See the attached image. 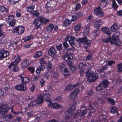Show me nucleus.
Here are the masks:
<instances>
[{"label":"nucleus","mask_w":122,"mask_h":122,"mask_svg":"<svg viewBox=\"0 0 122 122\" xmlns=\"http://www.w3.org/2000/svg\"><path fill=\"white\" fill-rule=\"evenodd\" d=\"M86 76L87 77V81L89 82L94 81L98 77L97 74L93 71H91L89 70L86 71Z\"/></svg>","instance_id":"1"},{"label":"nucleus","mask_w":122,"mask_h":122,"mask_svg":"<svg viewBox=\"0 0 122 122\" xmlns=\"http://www.w3.org/2000/svg\"><path fill=\"white\" fill-rule=\"evenodd\" d=\"M76 106L75 103L74 102L72 107L70 108L69 110H68L65 112L64 117L66 119H68L71 116L72 112L75 109Z\"/></svg>","instance_id":"2"},{"label":"nucleus","mask_w":122,"mask_h":122,"mask_svg":"<svg viewBox=\"0 0 122 122\" xmlns=\"http://www.w3.org/2000/svg\"><path fill=\"white\" fill-rule=\"evenodd\" d=\"M109 83V82L107 80L104 81L96 88V90L98 91L106 88L108 86Z\"/></svg>","instance_id":"3"},{"label":"nucleus","mask_w":122,"mask_h":122,"mask_svg":"<svg viewBox=\"0 0 122 122\" xmlns=\"http://www.w3.org/2000/svg\"><path fill=\"white\" fill-rule=\"evenodd\" d=\"M10 107L6 105H3L0 106V115H4L6 114Z\"/></svg>","instance_id":"4"},{"label":"nucleus","mask_w":122,"mask_h":122,"mask_svg":"<svg viewBox=\"0 0 122 122\" xmlns=\"http://www.w3.org/2000/svg\"><path fill=\"white\" fill-rule=\"evenodd\" d=\"M80 91L78 89H76L72 92L70 95L69 98L71 100H73L77 97V94Z\"/></svg>","instance_id":"5"},{"label":"nucleus","mask_w":122,"mask_h":122,"mask_svg":"<svg viewBox=\"0 0 122 122\" xmlns=\"http://www.w3.org/2000/svg\"><path fill=\"white\" fill-rule=\"evenodd\" d=\"M46 101L48 102L49 103L48 106L49 107L51 106V107L54 108L59 109L62 107V106L60 104H58L56 103H53L52 104V102L51 100L50 99H47L46 100Z\"/></svg>","instance_id":"6"},{"label":"nucleus","mask_w":122,"mask_h":122,"mask_svg":"<svg viewBox=\"0 0 122 122\" xmlns=\"http://www.w3.org/2000/svg\"><path fill=\"white\" fill-rule=\"evenodd\" d=\"M94 11L95 14L98 17H101L104 14L101 8L99 7L95 9Z\"/></svg>","instance_id":"7"},{"label":"nucleus","mask_w":122,"mask_h":122,"mask_svg":"<svg viewBox=\"0 0 122 122\" xmlns=\"http://www.w3.org/2000/svg\"><path fill=\"white\" fill-rule=\"evenodd\" d=\"M115 46L118 47L122 46V43L119 39L118 36H116L115 35Z\"/></svg>","instance_id":"8"},{"label":"nucleus","mask_w":122,"mask_h":122,"mask_svg":"<svg viewBox=\"0 0 122 122\" xmlns=\"http://www.w3.org/2000/svg\"><path fill=\"white\" fill-rule=\"evenodd\" d=\"M19 76L20 78V80L22 83L28 82L29 81V78L25 77L23 73L20 74Z\"/></svg>","instance_id":"9"},{"label":"nucleus","mask_w":122,"mask_h":122,"mask_svg":"<svg viewBox=\"0 0 122 122\" xmlns=\"http://www.w3.org/2000/svg\"><path fill=\"white\" fill-rule=\"evenodd\" d=\"M107 118V116L105 114H103V115H101L99 116L98 118V119L95 120H91V122H99L101 121L105 120V121H107L106 119Z\"/></svg>","instance_id":"10"},{"label":"nucleus","mask_w":122,"mask_h":122,"mask_svg":"<svg viewBox=\"0 0 122 122\" xmlns=\"http://www.w3.org/2000/svg\"><path fill=\"white\" fill-rule=\"evenodd\" d=\"M103 41L105 43H107L110 42L111 45H113L114 43V35L112 36V38L110 37H109L106 38H105L103 39Z\"/></svg>","instance_id":"11"},{"label":"nucleus","mask_w":122,"mask_h":122,"mask_svg":"<svg viewBox=\"0 0 122 122\" xmlns=\"http://www.w3.org/2000/svg\"><path fill=\"white\" fill-rule=\"evenodd\" d=\"M9 54V53L7 51L4 50L0 51V60H1L3 58L6 57Z\"/></svg>","instance_id":"12"},{"label":"nucleus","mask_w":122,"mask_h":122,"mask_svg":"<svg viewBox=\"0 0 122 122\" xmlns=\"http://www.w3.org/2000/svg\"><path fill=\"white\" fill-rule=\"evenodd\" d=\"M48 52L50 55L52 57L55 56L56 54L55 49L54 47L51 48L49 50Z\"/></svg>","instance_id":"13"},{"label":"nucleus","mask_w":122,"mask_h":122,"mask_svg":"<svg viewBox=\"0 0 122 122\" xmlns=\"http://www.w3.org/2000/svg\"><path fill=\"white\" fill-rule=\"evenodd\" d=\"M15 88L18 91H24L26 89V85L25 84L17 85L15 87Z\"/></svg>","instance_id":"14"},{"label":"nucleus","mask_w":122,"mask_h":122,"mask_svg":"<svg viewBox=\"0 0 122 122\" xmlns=\"http://www.w3.org/2000/svg\"><path fill=\"white\" fill-rule=\"evenodd\" d=\"M15 61L14 62H13L11 63L9 65V68H11V66H14L13 65V64H14L15 65H17V64L20 61V58L17 56H15Z\"/></svg>","instance_id":"15"},{"label":"nucleus","mask_w":122,"mask_h":122,"mask_svg":"<svg viewBox=\"0 0 122 122\" xmlns=\"http://www.w3.org/2000/svg\"><path fill=\"white\" fill-rule=\"evenodd\" d=\"M33 24L35 25V28L37 29L39 28L41 24V23L39 19H36L33 22Z\"/></svg>","instance_id":"16"},{"label":"nucleus","mask_w":122,"mask_h":122,"mask_svg":"<svg viewBox=\"0 0 122 122\" xmlns=\"http://www.w3.org/2000/svg\"><path fill=\"white\" fill-rule=\"evenodd\" d=\"M79 84L78 83L75 85H68L66 86L65 90L68 91L72 90L74 88L77 86Z\"/></svg>","instance_id":"17"},{"label":"nucleus","mask_w":122,"mask_h":122,"mask_svg":"<svg viewBox=\"0 0 122 122\" xmlns=\"http://www.w3.org/2000/svg\"><path fill=\"white\" fill-rule=\"evenodd\" d=\"M36 100L37 104H41L44 101L43 95L39 96L37 97V100Z\"/></svg>","instance_id":"18"},{"label":"nucleus","mask_w":122,"mask_h":122,"mask_svg":"<svg viewBox=\"0 0 122 122\" xmlns=\"http://www.w3.org/2000/svg\"><path fill=\"white\" fill-rule=\"evenodd\" d=\"M71 23V20L66 19L63 22V25L64 26L66 27L70 25Z\"/></svg>","instance_id":"19"},{"label":"nucleus","mask_w":122,"mask_h":122,"mask_svg":"<svg viewBox=\"0 0 122 122\" xmlns=\"http://www.w3.org/2000/svg\"><path fill=\"white\" fill-rule=\"evenodd\" d=\"M62 74L65 76H67L69 75L70 73V72L69 70L66 68L64 70L61 71Z\"/></svg>","instance_id":"20"},{"label":"nucleus","mask_w":122,"mask_h":122,"mask_svg":"<svg viewBox=\"0 0 122 122\" xmlns=\"http://www.w3.org/2000/svg\"><path fill=\"white\" fill-rule=\"evenodd\" d=\"M86 110L82 111L81 110H78L77 112L76 115L80 117L84 116L86 113Z\"/></svg>","instance_id":"21"},{"label":"nucleus","mask_w":122,"mask_h":122,"mask_svg":"<svg viewBox=\"0 0 122 122\" xmlns=\"http://www.w3.org/2000/svg\"><path fill=\"white\" fill-rule=\"evenodd\" d=\"M102 24V21L101 19H100L95 22L94 25L95 27H100Z\"/></svg>","instance_id":"22"},{"label":"nucleus","mask_w":122,"mask_h":122,"mask_svg":"<svg viewBox=\"0 0 122 122\" xmlns=\"http://www.w3.org/2000/svg\"><path fill=\"white\" fill-rule=\"evenodd\" d=\"M76 39L74 36L70 37V39L69 40V42L71 46L74 45L75 44V40Z\"/></svg>","instance_id":"23"},{"label":"nucleus","mask_w":122,"mask_h":122,"mask_svg":"<svg viewBox=\"0 0 122 122\" xmlns=\"http://www.w3.org/2000/svg\"><path fill=\"white\" fill-rule=\"evenodd\" d=\"M45 68V66L44 65H41L40 66V67L37 68L36 70V72L37 74H39L41 71H43L44 69Z\"/></svg>","instance_id":"24"},{"label":"nucleus","mask_w":122,"mask_h":122,"mask_svg":"<svg viewBox=\"0 0 122 122\" xmlns=\"http://www.w3.org/2000/svg\"><path fill=\"white\" fill-rule=\"evenodd\" d=\"M25 27L22 25H19L15 27L14 29L13 30H24Z\"/></svg>","instance_id":"25"},{"label":"nucleus","mask_w":122,"mask_h":122,"mask_svg":"<svg viewBox=\"0 0 122 122\" xmlns=\"http://www.w3.org/2000/svg\"><path fill=\"white\" fill-rule=\"evenodd\" d=\"M39 19L40 20V21L41 23L42 22L43 23H44L45 24H46V23L48 22L49 21V19H46L45 18H43L41 17H39Z\"/></svg>","instance_id":"26"},{"label":"nucleus","mask_w":122,"mask_h":122,"mask_svg":"<svg viewBox=\"0 0 122 122\" xmlns=\"http://www.w3.org/2000/svg\"><path fill=\"white\" fill-rule=\"evenodd\" d=\"M108 0H102L100 2V5L102 7H105L107 3Z\"/></svg>","instance_id":"27"},{"label":"nucleus","mask_w":122,"mask_h":122,"mask_svg":"<svg viewBox=\"0 0 122 122\" xmlns=\"http://www.w3.org/2000/svg\"><path fill=\"white\" fill-rule=\"evenodd\" d=\"M34 8L35 6L33 5L28 6L27 7V11L29 12H31L34 10Z\"/></svg>","instance_id":"28"},{"label":"nucleus","mask_w":122,"mask_h":122,"mask_svg":"<svg viewBox=\"0 0 122 122\" xmlns=\"http://www.w3.org/2000/svg\"><path fill=\"white\" fill-rule=\"evenodd\" d=\"M0 10L2 12L5 11L6 13L8 12V9L6 8L5 6H0Z\"/></svg>","instance_id":"29"},{"label":"nucleus","mask_w":122,"mask_h":122,"mask_svg":"<svg viewBox=\"0 0 122 122\" xmlns=\"http://www.w3.org/2000/svg\"><path fill=\"white\" fill-rule=\"evenodd\" d=\"M13 65L14 66H11V68H9L10 69H11L12 68L13 69V72H15L18 71L19 70V68L18 67L16 66V65L13 64Z\"/></svg>","instance_id":"30"},{"label":"nucleus","mask_w":122,"mask_h":122,"mask_svg":"<svg viewBox=\"0 0 122 122\" xmlns=\"http://www.w3.org/2000/svg\"><path fill=\"white\" fill-rule=\"evenodd\" d=\"M42 55V52L40 51H39L37 52L33 56L34 58H36L41 56Z\"/></svg>","instance_id":"31"},{"label":"nucleus","mask_w":122,"mask_h":122,"mask_svg":"<svg viewBox=\"0 0 122 122\" xmlns=\"http://www.w3.org/2000/svg\"><path fill=\"white\" fill-rule=\"evenodd\" d=\"M89 110L90 113L89 114V115L90 116H91V113L92 112H93L96 111V110L93 107H92L91 105H90L89 107Z\"/></svg>","instance_id":"32"},{"label":"nucleus","mask_w":122,"mask_h":122,"mask_svg":"<svg viewBox=\"0 0 122 122\" xmlns=\"http://www.w3.org/2000/svg\"><path fill=\"white\" fill-rule=\"evenodd\" d=\"M60 70L61 71L66 68V65L64 63H63L60 66Z\"/></svg>","instance_id":"33"},{"label":"nucleus","mask_w":122,"mask_h":122,"mask_svg":"<svg viewBox=\"0 0 122 122\" xmlns=\"http://www.w3.org/2000/svg\"><path fill=\"white\" fill-rule=\"evenodd\" d=\"M51 76H52V77L53 78L54 80H55L57 79L58 76V74L57 72L55 73V72H53Z\"/></svg>","instance_id":"34"},{"label":"nucleus","mask_w":122,"mask_h":122,"mask_svg":"<svg viewBox=\"0 0 122 122\" xmlns=\"http://www.w3.org/2000/svg\"><path fill=\"white\" fill-rule=\"evenodd\" d=\"M33 38V36H28L24 37L23 39L24 41L26 42L27 41Z\"/></svg>","instance_id":"35"},{"label":"nucleus","mask_w":122,"mask_h":122,"mask_svg":"<svg viewBox=\"0 0 122 122\" xmlns=\"http://www.w3.org/2000/svg\"><path fill=\"white\" fill-rule=\"evenodd\" d=\"M16 20L14 19L11 21L9 23V25L12 27H14L15 23Z\"/></svg>","instance_id":"36"},{"label":"nucleus","mask_w":122,"mask_h":122,"mask_svg":"<svg viewBox=\"0 0 122 122\" xmlns=\"http://www.w3.org/2000/svg\"><path fill=\"white\" fill-rule=\"evenodd\" d=\"M117 71L119 72H121L122 71V64H119L117 66Z\"/></svg>","instance_id":"37"},{"label":"nucleus","mask_w":122,"mask_h":122,"mask_svg":"<svg viewBox=\"0 0 122 122\" xmlns=\"http://www.w3.org/2000/svg\"><path fill=\"white\" fill-rule=\"evenodd\" d=\"M26 63V61H25L24 60L22 62L21 64V67L23 68H25L28 65Z\"/></svg>","instance_id":"38"},{"label":"nucleus","mask_w":122,"mask_h":122,"mask_svg":"<svg viewBox=\"0 0 122 122\" xmlns=\"http://www.w3.org/2000/svg\"><path fill=\"white\" fill-rule=\"evenodd\" d=\"M86 39V37H85L84 38H82L79 39L77 41L79 43H81L83 42H84Z\"/></svg>","instance_id":"39"},{"label":"nucleus","mask_w":122,"mask_h":122,"mask_svg":"<svg viewBox=\"0 0 122 122\" xmlns=\"http://www.w3.org/2000/svg\"><path fill=\"white\" fill-rule=\"evenodd\" d=\"M52 66V64L51 62L49 61L48 62L47 68L49 70H51Z\"/></svg>","instance_id":"40"},{"label":"nucleus","mask_w":122,"mask_h":122,"mask_svg":"<svg viewBox=\"0 0 122 122\" xmlns=\"http://www.w3.org/2000/svg\"><path fill=\"white\" fill-rule=\"evenodd\" d=\"M37 104L36 100H34L30 102V104L28 105L29 107L32 106H34Z\"/></svg>","instance_id":"41"},{"label":"nucleus","mask_w":122,"mask_h":122,"mask_svg":"<svg viewBox=\"0 0 122 122\" xmlns=\"http://www.w3.org/2000/svg\"><path fill=\"white\" fill-rule=\"evenodd\" d=\"M24 31H12L13 33L17 35L21 34Z\"/></svg>","instance_id":"42"},{"label":"nucleus","mask_w":122,"mask_h":122,"mask_svg":"<svg viewBox=\"0 0 122 122\" xmlns=\"http://www.w3.org/2000/svg\"><path fill=\"white\" fill-rule=\"evenodd\" d=\"M32 15L34 17H37L39 15V13L36 10H35L33 11V12Z\"/></svg>","instance_id":"43"},{"label":"nucleus","mask_w":122,"mask_h":122,"mask_svg":"<svg viewBox=\"0 0 122 122\" xmlns=\"http://www.w3.org/2000/svg\"><path fill=\"white\" fill-rule=\"evenodd\" d=\"M46 82V81L44 78L41 79L40 81V84L41 87H43Z\"/></svg>","instance_id":"44"},{"label":"nucleus","mask_w":122,"mask_h":122,"mask_svg":"<svg viewBox=\"0 0 122 122\" xmlns=\"http://www.w3.org/2000/svg\"><path fill=\"white\" fill-rule=\"evenodd\" d=\"M50 95L49 93L48 92H47L44 93L43 97L45 98H47L50 97Z\"/></svg>","instance_id":"45"},{"label":"nucleus","mask_w":122,"mask_h":122,"mask_svg":"<svg viewBox=\"0 0 122 122\" xmlns=\"http://www.w3.org/2000/svg\"><path fill=\"white\" fill-rule=\"evenodd\" d=\"M54 27V26L53 24H51L47 27V30H52Z\"/></svg>","instance_id":"46"},{"label":"nucleus","mask_w":122,"mask_h":122,"mask_svg":"<svg viewBox=\"0 0 122 122\" xmlns=\"http://www.w3.org/2000/svg\"><path fill=\"white\" fill-rule=\"evenodd\" d=\"M7 42L6 40L4 38L0 39V44H3L6 43Z\"/></svg>","instance_id":"47"},{"label":"nucleus","mask_w":122,"mask_h":122,"mask_svg":"<svg viewBox=\"0 0 122 122\" xmlns=\"http://www.w3.org/2000/svg\"><path fill=\"white\" fill-rule=\"evenodd\" d=\"M69 60H70L73 59L74 57V55L71 53H67Z\"/></svg>","instance_id":"48"},{"label":"nucleus","mask_w":122,"mask_h":122,"mask_svg":"<svg viewBox=\"0 0 122 122\" xmlns=\"http://www.w3.org/2000/svg\"><path fill=\"white\" fill-rule=\"evenodd\" d=\"M20 0H9V2L11 4H15Z\"/></svg>","instance_id":"49"},{"label":"nucleus","mask_w":122,"mask_h":122,"mask_svg":"<svg viewBox=\"0 0 122 122\" xmlns=\"http://www.w3.org/2000/svg\"><path fill=\"white\" fill-rule=\"evenodd\" d=\"M81 26L80 25H78L74 28L75 30H79L81 28Z\"/></svg>","instance_id":"50"},{"label":"nucleus","mask_w":122,"mask_h":122,"mask_svg":"<svg viewBox=\"0 0 122 122\" xmlns=\"http://www.w3.org/2000/svg\"><path fill=\"white\" fill-rule=\"evenodd\" d=\"M70 68L72 72H74L76 70V68L75 66L71 65Z\"/></svg>","instance_id":"51"},{"label":"nucleus","mask_w":122,"mask_h":122,"mask_svg":"<svg viewBox=\"0 0 122 122\" xmlns=\"http://www.w3.org/2000/svg\"><path fill=\"white\" fill-rule=\"evenodd\" d=\"M107 100L108 102H110L112 105H114V102L113 99L109 98L107 99Z\"/></svg>","instance_id":"52"},{"label":"nucleus","mask_w":122,"mask_h":122,"mask_svg":"<svg viewBox=\"0 0 122 122\" xmlns=\"http://www.w3.org/2000/svg\"><path fill=\"white\" fill-rule=\"evenodd\" d=\"M67 54H66L63 56V58L64 60L67 61L69 60Z\"/></svg>","instance_id":"53"},{"label":"nucleus","mask_w":122,"mask_h":122,"mask_svg":"<svg viewBox=\"0 0 122 122\" xmlns=\"http://www.w3.org/2000/svg\"><path fill=\"white\" fill-rule=\"evenodd\" d=\"M39 62L41 64H45L46 63V62L45 61L44 58H41L39 60Z\"/></svg>","instance_id":"54"},{"label":"nucleus","mask_w":122,"mask_h":122,"mask_svg":"<svg viewBox=\"0 0 122 122\" xmlns=\"http://www.w3.org/2000/svg\"><path fill=\"white\" fill-rule=\"evenodd\" d=\"M14 16L13 15H10L8 16L7 19L11 21L14 20Z\"/></svg>","instance_id":"55"},{"label":"nucleus","mask_w":122,"mask_h":122,"mask_svg":"<svg viewBox=\"0 0 122 122\" xmlns=\"http://www.w3.org/2000/svg\"><path fill=\"white\" fill-rule=\"evenodd\" d=\"M14 116V115L12 114H8L6 116V117L9 119H11Z\"/></svg>","instance_id":"56"},{"label":"nucleus","mask_w":122,"mask_h":122,"mask_svg":"<svg viewBox=\"0 0 122 122\" xmlns=\"http://www.w3.org/2000/svg\"><path fill=\"white\" fill-rule=\"evenodd\" d=\"M44 76L45 78H46V80H48L50 78V74L49 73H47Z\"/></svg>","instance_id":"57"},{"label":"nucleus","mask_w":122,"mask_h":122,"mask_svg":"<svg viewBox=\"0 0 122 122\" xmlns=\"http://www.w3.org/2000/svg\"><path fill=\"white\" fill-rule=\"evenodd\" d=\"M81 6V5L80 4H78L77 5H76V7L75 9V10L76 11L78 10L79 9Z\"/></svg>","instance_id":"58"},{"label":"nucleus","mask_w":122,"mask_h":122,"mask_svg":"<svg viewBox=\"0 0 122 122\" xmlns=\"http://www.w3.org/2000/svg\"><path fill=\"white\" fill-rule=\"evenodd\" d=\"M28 70L31 72L32 73H33L34 72L35 70L34 68V67H29L28 68Z\"/></svg>","instance_id":"59"},{"label":"nucleus","mask_w":122,"mask_h":122,"mask_svg":"<svg viewBox=\"0 0 122 122\" xmlns=\"http://www.w3.org/2000/svg\"><path fill=\"white\" fill-rule=\"evenodd\" d=\"M86 65L83 62H81L79 63L78 66V67L79 68H81L82 67Z\"/></svg>","instance_id":"60"},{"label":"nucleus","mask_w":122,"mask_h":122,"mask_svg":"<svg viewBox=\"0 0 122 122\" xmlns=\"http://www.w3.org/2000/svg\"><path fill=\"white\" fill-rule=\"evenodd\" d=\"M76 15L77 17L79 18L82 16L83 14L81 12H78L76 14Z\"/></svg>","instance_id":"61"},{"label":"nucleus","mask_w":122,"mask_h":122,"mask_svg":"<svg viewBox=\"0 0 122 122\" xmlns=\"http://www.w3.org/2000/svg\"><path fill=\"white\" fill-rule=\"evenodd\" d=\"M56 48L58 50H61L62 48V44H61L58 46H56Z\"/></svg>","instance_id":"62"},{"label":"nucleus","mask_w":122,"mask_h":122,"mask_svg":"<svg viewBox=\"0 0 122 122\" xmlns=\"http://www.w3.org/2000/svg\"><path fill=\"white\" fill-rule=\"evenodd\" d=\"M86 59L87 61L88 60H91L92 59L91 56L90 55H88L86 57Z\"/></svg>","instance_id":"63"},{"label":"nucleus","mask_w":122,"mask_h":122,"mask_svg":"<svg viewBox=\"0 0 122 122\" xmlns=\"http://www.w3.org/2000/svg\"><path fill=\"white\" fill-rule=\"evenodd\" d=\"M35 87V86L34 85H33L31 87L30 89V91L32 92H33L34 90Z\"/></svg>","instance_id":"64"}]
</instances>
